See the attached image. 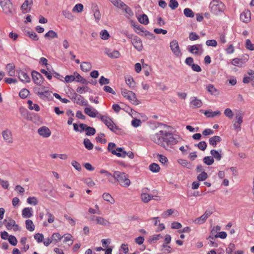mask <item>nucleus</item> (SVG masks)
<instances>
[{"instance_id":"nucleus-1","label":"nucleus","mask_w":254,"mask_h":254,"mask_svg":"<svg viewBox=\"0 0 254 254\" xmlns=\"http://www.w3.org/2000/svg\"><path fill=\"white\" fill-rule=\"evenodd\" d=\"M113 176L119 184L124 187L127 188L130 185V181L128 176L124 172L116 171L113 174Z\"/></svg>"},{"instance_id":"nucleus-2","label":"nucleus","mask_w":254,"mask_h":254,"mask_svg":"<svg viewBox=\"0 0 254 254\" xmlns=\"http://www.w3.org/2000/svg\"><path fill=\"white\" fill-rule=\"evenodd\" d=\"M0 5L4 14L12 16L15 13V10L10 0H0Z\"/></svg>"},{"instance_id":"nucleus-3","label":"nucleus","mask_w":254,"mask_h":254,"mask_svg":"<svg viewBox=\"0 0 254 254\" xmlns=\"http://www.w3.org/2000/svg\"><path fill=\"white\" fill-rule=\"evenodd\" d=\"M211 12L215 15H219L225 9V5L219 0H213L210 3Z\"/></svg>"},{"instance_id":"nucleus-4","label":"nucleus","mask_w":254,"mask_h":254,"mask_svg":"<svg viewBox=\"0 0 254 254\" xmlns=\"http://www.w3.org/2000/svg\"><path fill=\"white\" fill-rule=\"evenodd\" d=\"M165 131L160 130L159 132L150 135V139L155 143L166 148L164 143V135Z\"/></svg>"},{"instance_id":"nucleus-5","label":"nucleus","mask_w":254,"mask_h":254,"mask_svg":"<svg viewBox=\"0 0 254 254\" xmlns=\"http://www.w3.org/2000/svg\"><path fill=\"white\" fill-rule=\"evenodd\" d=\"M98 118H99L113 132L117 133V131L119 129L118 127L114 123L112 120L108 116L99 115Z\"/></svg>"},{"instance_id":"nucleus-6","label":"nucleus","mask_w":254,"mask_h":254,"mask_svg":"<svg viewBox=\"0 0 254 254\" xmlns=\"http://www.w3.org/2000/svg\"><path fill=\"white\" fill-rule=\"evenodd\" d=\"M164 140L166 147L174 145L177 144L178 141L177 138H176L172 133L167 132V131L165 132Z\"/></svg>"},{"instance_id":"nucleus-7","label":"nucleus","mask_w":254,"mask_h":254,"mask_svg":"<svg viewBox=\"0 0 254 254\" xmlns=\"http://www.w3.org/2000/svg\"><path fill=\"white\" fill-rule=\"evenodd\" d=\"M122 94L125 98L127 99L133 104L137 105L139 104L135 94L132 91L123 89L122 90Z\"/></svg>"},{"instance_id":"nucleus-8","label":"nucleus","mask_w":254,"mask_h":254,"mask_svg":"<svg viewBox=\"0 0 254 254\" xmlns=\"http://www.w3.org/2000/svg\"><path fill=\"white\" fill-rule=\"evenodd\" d=\"M3 223L8 230L13 229L14 231H17L20 230L19 226L16 224L15 221L10 218L5 219Z\"/></svg>"},{"instance_id":"nucleus-9","label":"nucleus","mask_w":254,"mask_h":254,"mask_svg":"<svg viewBox=\"0 0 254 254\" xmlns=\"http://www.w3.org/2000/svg\"><path fill=\"white\" fill-rule=\"evenodd\" d=\"M71 99L79 105L87 106L88 104L87 101L85 100L81 95H78L75 92L73 93V95L71 97Z\"/></svg>"},{"instance_id":"nucleus-10","label":"nucleus","mask_w":254,"mask_h":254,"mask_svg":"<svg viewBox=\"0 0 254 254\" xmlns=\"http://www.w3.org/2000/svg\"><path fill=\"white\" fill-rule=\"evenodd\" d=\"M33 82L39 86L42 85L44 82L43 76L38 72L33 70L31 73Z\"/></svg>"},{"instance_id":"nucleus-11","label":"nucleus","mask_w":254,"mask_h":254,"mask_svg":"<svg viewBox=\"0 0 254 254\" xmlns=\"http://www.w3.org/2000/svg\"><path fill=\"white\" fill-rule=\"evenodd\" d=\"M170 47L174 55L177 57L182 55L178 42L177 40H174L170 43Z\"/></svg>"},{"instance_id":"nucleus-12","label":"nucleus","mask_w":254,"mask_h":254,"mask_svg":"<svg viewBox=\"0 0 254 254\" xmlns=\"http://www.w3.org/2000/svg\"><path fill=\"white\" fill-rule=\"evenodd\" d=\"M131 42L133 45L134 48L135 49H136L138 51H141L142 50L143 45L142 41L140 38L136 36H135L133 38H132Z\"/></svg>"},{"instance_id":"nucleus-13","label":"nucleus","mask_w":254,"mask_h":254,"mask_svg":"<svg viewBox=\"0 0 254 254\" xmlns=\"http://www.w3.org/2000/svg\"><path fill=\"white\" fill-rule=\"evenodd\" d=\"M47 88L43 86L41 87V92L39 96V98L43 100H51L52 98V92L47 89Z\"/></svg>"},{"instance_id":"nucleus-14","label":"nucleus","mask_w":254,"mask_h":254,"mask_svg":"<svg viewBox=\"0 0 254 254\" xmlns=\"http://www.w3.org/2000/svg\"><path fill=\"white\" fill-rule=\"evenodd\" d=\"M18 77L20 80L23 82L29 83L30 82V78L25 71L19 70L17 71Z\"/></svg>"},{"instance_id":"nucleus-15","label":"nucleus","mask_w":254,"mask_h":254,"mask_svg":"<svg viewBox=\"0 0 254 254\" xmlns=\"http://www.w3.org/2000/svg\"><path fill=\"white\" fill-rule=\"evenodd\" d=\"M38 133L39 135L45 138L49 137L51 134V131L50 129L45 126L40 127L38 129Z\"/></svg>"},{"instance_id":"nucleus-16","label":"nucleus","mask_w":254,"mask_h":254,"mask_svg":"<svg viewBox=\"0 0 254 254\" xmlns=\"http://www.w3.org/2000/svg\"><path fill=\"white\" fill-rule=\"evenodd\" d=\"M84 113L91 118H95L100 115L99 112L94 108L86 107L84 109Z\"/></svg>"},{"instance_id":"nucleus-17","label":"nucleus","mask_w":254,"mask_h":254,"mask_svg":"<svg viewBox=\"0 0 254 254\" xmlns=\"http://www.w3.org/2000/svg\"><path fill=\"white\" fill-rule=\"evenodd\" d=\"M3 139L6 142L11 143L13 142L12 133L10 130L6 129L2 132Z\"/></svg>"},{"instance_id":"nucleus-18","label":"nucleus","mask_w":254,"mask_h":254,"mask_svg":"<svg viewBox=\"0 0 254 254\" xmlns=\"http://www.w3.org/2000/svg\"><path fill=\"white\" fill-rule=\"evenodd\" d=\"M33 4V0H25L21 8L24 13L29 11Z\"/></svg>"},{"instance_id":"nucleus-19","label":"nucleus","mask_w":254,"mask_h":254,"mask_svg":"<svg viewBox=\"0 0 254 254\" xmlns=\"http://www.w3.org/2000/svg\"><path fill=\"white\" fill-rule=\"evenodd\" d=\"M190 106L193 108H197L200 107L202 105V101L195 97H192L190 101Z\"/></svg>"},{"instance_id":"nucleus-20","label":"nucleus","mask_w":254,"mask_h":254,"mask_svg":"<svg viewBox=\"0 0 254 254\" xmlns=\"http://www.w3.org/2000/svg\"><path fill=\"white\" fill-rule=\"evenodd\" d=\"M248 74L249 75V76H244L243 82L244 83H248L250 82L254 83V71L250 69L248 70Z\"/></svg>"},{"instance_id":"nucleus-21","label":"nucleus","mask_w":254,"mask_h":254,"mask_svg":"<svg viewBox=\"0 0 254 254\" xmlns=\"http://www.w3.org/2000/svg\"><path fill=\"white\" fill-rule=\"evenodd\" d=\"M33 216V209L31 207H25L22 211V216L24 218H29Z\"/></svg>"},{"instance_id":"nucleus-22","label":"nucleus","mask_w":254,"mask_h":254,"mask_svg":"<svg viewBox=\"0 0 254 254\" xmlns=\"http://www.w3.org/2000/svg\"><path fill=\"white\" fill-rule=\"evenodd\" d=\"M240 19L244 22L247 23L251 19V12L249 10L243 11L240 15Z\"/></svg>"},{"instance_id":"nucleus-23","label":"nucleus","mask_w":254,"mask_h":254,"mask_svg":"<svg viewBox=\"0 0 254 254\" xmlns=\"http://www.w3.org/2000/svg\"><path fill=\"white\" fill-rule=\"evenodd\" d=\"M81 69L84 72H87L92 68V64L90 62H82L80 64Z\"/></svg>"},{"instance_id":"nucleus-24","label":"nucleus","mask_w":254,"mask_h":254,"mask_svg":"<svg viewBox=\"0 0 254 254\" xmlns=\"http://www.w3.org/2000/svg\"><path fill=\"white\" fill-rule=\"evenodd\" d=\"M244 113L242 112L238 111L236 113L235 118L233 121L234 123L242 124L243 120Z\"/></svg>"},{"instance_id":"nucleus-25","label":"nucleus","mask_w":254,"mask_h":254,"mask_svg":"<svg viewBox=\"0 0 254 254\" xmlns=\"http://www.w3.org/2000/svg\"><path fill=\"white\" fill-rule=\"evenodd\" d=\"M206 90L211 95H218L219 94V91L214 87L213 84H209L206 87Z\"/></svg>"},{"instance_id":"nucleus-26","label":"nucleus","mask_w":254,"mask_h":254,"mask_svg":"<svg viewBox=\"0 0 254 254\" xmlns=\"http://www.w3.org/2000/svg\"><path fill=\"white\" fill-rule=\"evenodd\" d=\"M44 37L45 38L51 40L54 38H57L58 36L56 32L54 30H51L44 35Z\"/></svg>"},{"instance_id":"nucleus-27","label":"nucleus","mask_w":254,"mask_h":254,"mask_svg":"<svg viewBox=\"0 0 254 254\" xmlns=\"http://www.w3.org/2000/svg\"><path fill=\"white\" fill-rule=\"evenodd\" d=\"M221 149H220L219 151L214 149H212L210 151V154L212 155V156L213 157V158H215L217 161H220L221 159Z\"/></svg>"},{"instance_id":"nucleus-28","label":"nucleus","mask_w":254,"mask_h":254,"mask_svg":"<svg viewBox=\"0 0 254 254\" xmlns=\"http://www.w3.org/2000/svg\"><path fill=\"white\" fill-rule=\"evenodd\" d=\"M221 141V137L219 136H214L210 137L209 139V144L212 145L213 147H215L217 145V143Z\"/></svg>"},{"instance_id":"nucleus-29","label":"nucleus","mask_w":254,"mask_h":254,"mask_svg":"<svg viewBox=\"0 0 254 254\" xmlns=\"http://www.w3.org/2000/svg\"><path fill=\"white\" fill-rule=\"evenodd\" d=\"M74 74L75 77V80L76 82H80V83H81L83 84H85V85H86V84H87L88 83V81L86 79H85L84 78L82 77L77 72H74Z\"/></svg>"},{"instance_id":"nucleus-30","label":"nucleus","mask_w":254,"mask_h":254,"mask_svg":"<svg viewBox=\"0 0 254 254\" xmlns=\"http://www.w3.org/2000/svg\"><path fill=\"white\" fill-rule=\"evenodd\" d=\"M204 114L208 118H213L221 115V112L219 111H212L211 110H207L205 111Z\"/></svg>"},{"instance_id":"nucleus-31","label":"nucleus","mask_w":254,"mask_h":254,"mask_svg":"<svg viewBox=\"0 0 254 254\" xmlns=\"http://www.w3.org/2000/svg\"><path fill=\"white\" fill-rule=\"evenodd\" d=\"M139 22L144 25H147L149 23V19L148 16L145 14L140 15L138 17Z\"/></svg>"},{"instance_id":"nucleus-32","label":"nucleus","mask_w":254,"mask_h":254,"mask_svg":"<svg viewBox=\"0 0 254 254\" xmlns=\"http://www.w3.org/2000/svg\"><path fill=\"white\" fill-rule=\"evenodd\" d=\"M6 67L9 76H13L15 75V66L14 64H8L6 65Z\"/></svg>"},{"instance_id":"nucleus-33","label":"nucleus","mask_w":254,"mask_h":254,"mask_svg":"<svg viewBox=\"0 0 254 254\" xmlns=\"http://www.w3.org/2000/svg\"><path fill=\"white\" fill-rule=\"evenodd\" d=\"M153 197L154 196L150 195L147 193H143L141 194V200L144 203L148 202L151 199H155V198Z\"/></svg>"},{"instance_id":"nucleus-34","label":"nucleus","mask_w":254,"mask_h":254,"mask_svg":"<svg viewBox=\"0 0 254 254\" xmlns=\"http://www.w3.org/2000/svg\"><path fill=\"white\" fill-rule=\"evenodd\" d=\"M96 221L97 224L102 225L109 226L110 224V223L108 220L102 217H97V218H96Z\"/></svg>"},{"instance_id":"nucleus-35","label":"nucleus","mask_w":254,"mask_h":254,"mask_svg":"<svg viewBox=\"0 0 254 254\" xmlns=\"http://www.w3.org/2000/svg\"><path fill=\"white\" fill-rule=\"evenodd\" d=\"M25 225L26 229L30 231L33 232L35 230V225H34L32 220L30 219L25 221Z\"/></svg>"},{"instance_id":"nucleus-36","label":"nucleus","mask_w":254,"mask_h":254,"mask_svg":"<svg viewBox=\"0 0 254 254\" xmlns=\"http://www.w3.org/2000/svg\"><path fill=\"white\" fill-rule=\"evenodd\" d=\"M20 113L21 115L25 119L28 120H30L31 119V117L30 116V114L28 112V111L25 108H20Z\"/></svg>"},{"instance_id":"nucleus-37","label":"nucleus","mask_w":254,"mask_h":254,"mask_svg":"<svg viewBox=\"0 0 254 254\" xmlns=\"http://www.w3.org/2000/svg\"><path fill=\"white\" fill-rule=\"evenodd\" d=\"M25 34L33 40L37 41L39 39L37 34L33 31H25Z\"/></svg>"},{"instance_id":"nucleus-38","label":"nucleus","mask_w":254,"mask_h":254,"mask_svg":"<svg viewBox=\"0 0 254 254\" xmlns=\"http://www.w3.org/2000/svg\"><path fill=\"white\" fill-rule=\"evenodd\" d=\"M200 45H194L189 47V51L192 54L197 55L199 53Z\"/></svg>"},{"instance_id":"nucleus-39","label":"nucleus","mask_w":254,"mask_h":254,"mask_svg":"<svg viewBox=\"0 0 254 254\" xmlns=\"http://www.w3.org/2000/svg\"><path fill=\"white\" fill-rule=\"evenodd\" d=\"M102 197L105 201L109 202L111 204H113L115 203L114 199L109 193H104L102 195Z\"/></svg>"},{"instance_id":"nucleus-40","label":"nucleus","mask_w":254,"mask_h":254,"mask_svg":"<svg viewBox=\"0 0 254 254\" xmlns=\"http://www.w3.org/2000/svg\"><path fill=\"white\" fill-rule=\"evenodd\" d=\"M76 91L80 94H82L86 92L92 93L91 89L86 86L77 87L76 89Z\"/></svg>"},{"instance_id":"nucleus-41","label":"nucleus","mask_w":254,"mask_h":254,"mask_svg":"<svg viewBox=\"0 0 254 254\" xmlns=\"http://www.w3.org/2000/svg\"><path fill=\"white\" fill-rule=\"evenodd\" d=\"M83 144L85 147L89 150H92L93 148V144L88 138H85L84 139Z\"/></svg>"},{"instance_id":"nucleus-42","label":"nucleus","mask_w":254,"mask_h":254,"mask_svg":"<svg viewBox=\"0 0 254 254\" xmlns=\"http://www.w3.org/2000/svg\"><path fill=\"white\" fill-rule=\"evenodd\" d=\"M63 238V237L61 236V235L58 233H54L51 237V239L53 242L57 243L60 241V240Z\"/></svg>"},{"instance_id":"nucleus-43","label":"nucleus","mask_w":254,"mask_h":254,"mask_svg":"<svg viewBox=\"0 0 254 254\" xmlns=\"http://www.w3.org/2000/svg\"><path fill=\"white\" fill-rule=\"evenodd\" d=\"M184 14L187 17L192 18L194 14L192 10L189 8H186L184 10Z\"/></svg>"},{"instance_id":"nucleus-44","label":"nucleus","mask_w":254,"mask_h":254,"mask_svg":"<svg viewBox=\"0 0 254 254\" xmlns=\"http://www.w3.org/2000/svg\"><path fill=\"white\" fill-rule=\"evenodd\" d=\"M203 161L207 165H211L214 163V160L212 156H206L204 157Z\"/></svg>"},{"instance_id":"nucleus-45","label":"nucleus","mask_w":254,"mask_h":254,"mask_svg":"<svg viewBox=\"0 0 254 254\" xmlns=\"http://www.w3.org/2000/svg\"><path fill=\"white\" fill-rule=\"evenodd\" d=\"M105 134L101 133L97 136L96 137V140L101 143L105 144L107 142V140L105 138H103L105 136Z\"/></svg>"},{"instance_id":"nucleus-46","label":"nucleus","mask_w":254,"mask_h":254,"mask_svg":"<svg viewBox=\"0 0 254 254\" xmlns=\"http://www.w3.org/2000/svg\"><path fill=\"white\" fill-rule=\"evenodd\" d=\"M149 169L153 173L158 172L160 169L159 166L156 163H152L149 166Z\"/></svg>"},{"instance_id":"nucleus-47","label":"nucleus","mask_w":254,"mask_h":254,"mask_svg":"<svg viewBox=\"0 0 254 254\" xmlns=\"http://www.w3.org/2000/svg\"><path fill=\"white\" fill-rule=\"evenodd\" d=\"M115 6L124 8L125 4L121 0H109Z\"/></svg>"},{"instance_id":"nucleus-48","label":"nucleus","mask_w":254,"mask_h":254,"mask_svg":"<svg viewBox=\"0 0 254 254\" xmlns=\"http://www.w3.org/2000/svg\"><path fill=\"white\" fill-rule=\"evenodd\" d=\"M207 177V174L205 171H203L197 176V179L198 181H204Z\"/></svg>"},{"instance_id":"nucleus-49","label":"nucleus","mask_w":254,"mask_h":254,"mask_svg":"<svg viewBox=\"0 0 254 254\" xmlns=\"http://www.w3.org/2000/svg\"><path fill=\"white\" fill-rule=\"evenodd\" d=\"M85 131L86 135L88 136L93 135L96 133L95 129L94 127H86Z\"/></svg>"},{"instance_id":"nucleus-50","label":"nucleus","mask_w":254,"mask_h":254,"mask_svg":"<svg viewBox=\"0 0 254 254\" xmlns=\"http://www.w3.org/2000/svg\"><path fill=\"white\" fill-rule=\"evenodd\" d=\"M29 94V90L27 89L24 88V89H22L20 91L19 95L20 98H21L22 99H25L28 96Z\"/></svg>"},{"instance_id":"nucleus-51","label":"nucleus","mask_w":254,"mask_h":254,"mask_svg":"<svg viewBox=\"0 0 254 254\" xmlns=\"http://www.w3.org/2000/svg\"><path fill=\"white\" fill-rule=\"evenodd\" d=\"M235 249V245L233 243H230L229 245L228 248L226 250V252L229 254H236L234 253V250Z\"/></svg>"},{"instance_id":"nucleus-52","label":"nucleus","mask_w":254,"mask_h":254,"mask_svg":"<svg viewBox=\"0 0 254 254\" xmlns=\"http://www.w3.org/2000/svg\"><path fill=\"white\" fill-rule=\"evenodd\" d=\"M83 9V5L81 3L76 4L73 8L72 11L74 12H81Z\"/></svg>"},{"instance_id":"nucleus-53","label":"nucleus","mask_w":254,"mask_h":254,"mask_svg":"<svg viewBox=\"0 0 254 254\" xmlns=\"http://www.w3.org/2000/svg\"><path fill=\"white\" fill-rule=\"evenodd\" d=\"M206 219H207L204 217V216L202 215L195 219L194 222L196 224H201L204 223L206 221Z\"/></svg>"},{"instance_id":"nucleus-54","label":"nucleus","mask_w":254,"mask_h":254,"mask_svg":"<svg viewBox=\"0 0 254 254\" xmlns=\"http://www.w3.org/2000/svg\"><path fill=\"white\" fill-rule=\"evenodd\" d=\"M169 6L172 9L174 10L178 7L179 3L176 0H170Z\"/></svg>"},{"instance_id":"nucleus-55","label":"nucleus","mask_w":254,"mask_h":254,"mask_svg":"<svg viewBox=\"0 0 254 254\" xmlns=\"http://www.w3.org/2000/svg\"><path fill=\"white\" fill-rule=\"evenodd\" d=\"M126 83L132 89L135 86V82L132 77H129L126 80Z\"/></svg>"},{"instance_id":"nucleus-56","label":"nucleus","mask_w":254,"mask_h":254,"mask_svg":"<svg viewBox=\"0 0 254 254\" xmlns=\"http://www.w3.org/2000/svg\"><path fill=\"white\" fill-rule=\"evenodd\" d=\"M224 115L229 119H232L234 116V114L232 110L230 108H227L224 110Z\"/></svg>"},{"instance_id":"nucleus-57","label":"nucleus","mask_w":254,"mask_h":254,"mask_svg":"<svg viewBox=\"0 0 254 254\" xmlns=\"http://www.w3.org/2000/svg\"><path fill=\"white\" fill-rule=\"evenodd\" d=\"M101 38L103 40H107L110 35L109 33L106 30H103L101 31L100 33Z\"/></svg>"},{"instance_id":"nucleus-58","label":"nucleus","mask_w":254,"mask_h":254,"mask_svg":"<svg viewBox=\"0 0 254 254\" xmlns=\"http://www.w3.org/2000/svg\"><path fill=\"white\" fill-rule=\"evenodd\" d=\"M99 82L101 85H106L110 83V80L101 76L99 79Z\"/></svg>"},{"instance_id":"nucleus-59","label":"nucleus","mask_w":254,"mask_h":254,"mask_svg":"<svg viewBox=\"0 0 254 254\" xmlns=\"http://www.w3.org/2000/svg\"><path fill=\"white\" fill-rule=\"evenodd\" d=\"M8 240L9 243L12 246H16L17 244V240L16 237L13 235L9 236Z\"/></svg>"},{"instance_id":"nucleus-60","label":"nucleus","mask_w":254,"mask_h":254,"mask_svg":"<svg viewBox=\"0 0 254 254\" xmlns=\"http://www.w3.org/2000/svg\"><path fill=\"white\" fill-rule=\"evenodd\" d=\"M27 202L30 204L36 205L38 203V201L35 197H29L27 199Z\"/></svg>"},{"instance_id":"nucleus-61","label":"nucleus","mask_w":254,"mask_h":254,"mask_svg":"<svg viewBox=\"0 0 254 254\" xmlns=\"http://www.w3.org/2000/svg\"><path fill=\"white\" fill-rule=\"evenodd\" d=\"M63 15L66 18L69 19H72L73 18V16L72 13L68 10H63Z\"/></svg>"},{"instance_id":"nucleus-62","label":"nucleus","mask_w":254,"mask_h":254,"mask_svg":"<svg viewBox=\"0 0 254 254\" xmlns=\"http://www.w3.org/2000/svg\"><path fill=\"white\" fill-rule=\"evenodd\" d=\"M34 238L39 243L43 241L44 236L42 234L37 233L34 235Z\"/></svg>"},{"instance_id":"nucleus-63","label":"nucleus","mask_w":254,"mask_h":254,"mask_svg":"<svg viewBox=\"0 0 254 254\" xmlns=\"http://www.w3.org/2000/svg\"><path fill=\"white\" fill-rule=\"evenodd\" d=\"M195 146H197L199 149L204 151L206 148L207 144L205 141H200L197 145L195 144Z\"/></svg>"},{"instance_id":"nucleus-64","label":"nucleus","mask_w":254,"mask_h":254,"mask_svg":"<svg viewBox=\"0 0 254 254\" xmlns=\"http://www.w3.org/2000/svg\"><path fill=\"white\" fill-rule=\"evenodd\" d=\"M246 48L250 50H254V44H252L250 39H247L246 42Z\"/></svg>"}]
</instances>
